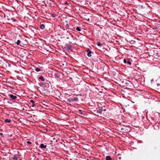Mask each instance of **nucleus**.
Here are the masks:
<instances>
[{
  "label": "nucleus",
  "instance_id": "nucleus-1",
  "mask_svg": "<svg viewBox=\"0 0 160 160\" xmlns=\"http://www.w3.org/2000/svg\"><path fill=\"white\" fill-rule=\"evenodd\" d=\"M13 160H20V157L19 155H14V156L12 158Z\"/></svg>",
  "mask_w": 160,
  "mask_h": 160
},
{
  "label": "nucleus",
  "instance_id": "nucleus-2",
  "mask_svg": "<svg viewBox=\"0 0 160 160\" xmlns=\"http://www.w3.org/2000/svg\"><path fill=\"white\" fill-rule=\"evenodd\" d=\"M78 99L77 97H74L72 98H70L68 100L69 102H70L73 101H78Z\"/></svg>",
  "mask_w": 160,
  "mask_h": 160
},
{
  "label": "nucleus",
  "instance_id": "nucleus-3",
  "mask_svg": "<svg viewBox=\"0 0 160 160\" xmlns=\"http://www.w3.org/2000/svg\"><path fill=\"white\" fill-rule=\"evenodd\" d=\"M86 52L88 53L87 56L88 57H91L92 56V52L91 51L90 49L88 48L87 49Z\"/></svg>",
  "mask_w": 160,
  "mask_h": 160
},
{
  "label": "nucleus",
  "instance_id": "nucleus-4",
  "mask_svg": "<svg viewBox=\"0 0 160 160\" xmlns=\"http://www.w3.org/2000/svg\"><path fill=\"white\" fill-rule=\"evenodd\" d=\"M8 96L13 100H15L17 98V97L16 96H14L12 94H9L8 95Z\"/></svg>",
  "mask_w": 160,
  "mask_h": 160
},
{
  "label": "nucleus",
  "instance_id": "nucleus-5",
  "mask_svg": "<svg viewBox=\"0 0 160 160\" xmlns=\"http://www.w3.org/2000/svg\"><path fill=\"white\" fill-rule=\"evenodd\" d=\"M123 62L125 63H127L129 64V65H131V63L130 61H129V60H128L127 61V60L126 59H124L123 60Z\"/></svg>",
  "mask_w": 160,
  "mask_h": 160
},
{
  "label": "nucleus",
  "instance_id": "nucleus-6",
  "mask_svg": "<svg viewBox=\"0 0 160 160\" xmlns=\"http://www.w3.org/2000/svg\"><path fill=\"white\" fill-rule=\"evenodd\" d=\"M72 47V46L71 45H68L67 47V49L69 51L71 50Z\"/></svg>",
  "mask_w": 160,
  "mask_h": 160
},
{
  "label": "nucleus",
  "instance_id": "nucleus-7",
  "mask_svg": "<svg viewBox=\"0 0 160 160\" xmlns=\"http://www.w3.org/2000/svg\"><path fill=\"white\" fill-rule=\"evenodd\" d=\"M47 147V146L44 145L43 144H41L40 145V148H45V149Z\"/></svg>",
  "mask_w": 160,
  "mask_h": 160
},
{
  "label": "nucleus",
  "instance_id": "nucleus-8",
  "mask_svg": "<svg viewBox=\"0 0 160 160\" xmlns=\"http://www.w3.org/2000/svg\"><path fill=\"white\" fill-rule=\"evenodd\" d=\"M106 160H112V159L111 158V157L108 156L106 157Z\"/></svg>",
  "mask_w": 160,
  "mask_h": 160
},
{
  "label": "nucleus",
  "instance_id": "nucleus-9",
  "mask_svg": "<svg viewBox=\"0 0 160 160\" xmlns=\"http://www.w3.org/2000/svg\"><path fill=\"white\" fill-rule=\"evenodd\" d=\"M4 121L6 123H10L11 120L9 119H6Z\"/></svg>",
  "mask_w": 160,
  "mask_h": 160
},
{
  "label": "nucleus",
  "instance_id": "nucleus-10",
  "mask_svg": "<svg viewBox=\"0 0 160 160\" xmlns=\"http://www.w3.org/2000/svg\"><path fill=\"white\" fill-rule=\"evenodd\" d=\"M102 111H103V110L102 108H100L98 110V113L101 114L102 113Z\"/></svg>",
  "mask_w": 160,
  "mask_h": 160
},
{
  "label": "nucleus",
  "instance_id": "nucleus-11",
  "mask_svg": "<svg viewBox=\"0 0 160 160\" xmlns=\"http://www.w3.org/2000/svg\"><path fill=\"white\" fill-rule=\"evenodd\" d=\"M39 79L42 81H44L45 80V79L42 76L39 77Z\"/></svg>",
  "mask_w": 160,
  "mask_h": 160
},
{
  "label": "nucleus",
  "instance_id": "nucleus-12",
  "mask_svg": "<svg viewBox=\"0 0 160 160\" xmlns=\"http://www.w3.org/2000/svg\"><path fill=\"white\" fill-rule=\"evenodd\" d=\"M40 27L42 29H43L45 28V26L43 24H42L41 25Z\"/></svg>",
  "mask_w": 160,
  "mask_h": 160
},
{
  "label": "nucleus",
  "instance_id": "nucleus-13",
  "mask_svg": "<svg viewBox=\"0 0 160 160\" xmlns=\"http://www.w3.org/2000/svg\"><path fill=\"white\" fill-rule=\"evenodd\" d=\"M35 71L37 72H39L41 71L40 69L39 68H35Z\"/></svg>",
  "mask_w": 160,
  "mask_h": 160
},
{
  "label": "nucleus",
  "instance_id": "nucleus-14",
  "mask_svg": "<svg viewBox=\"0 0 160 160\" xmlns=\"http://www.w3.org/2000/svg\"><path fill=\"white\" fill-rule=\"evenodd\" d=\"M55 77L58 78L59 77V75L58 73H56L55 74Z\"/></svg>",
  "mask_w": 160,
  "mask_h": 160
},
{
  "label": "nucleus",
  "instance_id": "nucleus-15",
  "mask_svg": "<svg viewBox=\"0 0 160 160\" xmlns=\"http://www.w3.org/2000/svg\"><path fill=\"white\" fill-rule=\"evenodd\" d=\"M76 30L78 31H80L81 30L80 28L79 27H77L76 28Z\"/></svg>",
  "mask_w": 160,
  "mask_h": 160
},
{
  "label": "nucleus",
  "instance_id": "nucleus-16",
  "mask_svg": "<svg viewBox=\"0 0 160 160\" xmlns=\"http://www.w3.org/2000/svg\"><path fill=\"white\" fill-rule=\"evenodd\" d=\"M20 42H20V40H18L16 42V44H17V45H19Z\"/></svg>",
  "mask_w": 160,
  "mask_h": 160
},
{
  "label": "nucleus",
  "instance_id": "nucleus-17",
  "mask_svg": "<svg viewBox=\"0 0 160 160\" xmlns=\"http://www.w3.org/2000/svg\"><path fill=\"white\" fill-rule=\"evenodd\" d=\"M78 113H79V114H82V112L81 110H78Z\"/></svg>",
  "mask_w": 160,
  "mask_h": 160
},
{
  "label": "nucleus",
  "instance_id": "nucleus-18",
  "mask_svg": "<svg viewBox=\"0 0 160 160\" xmlns=\"http://www.w3.org/2000/svg\"><path fill=\"white\" fill-rule=\"evenodd\" d=\"M97 45L98 46H101L102 45V44H101L100 42H98Z\"/></svg>",
  "mask_w": 160,
  "mask_h": 160
},
{
  "label": "nucleus",
  "instance_id": "nucleus-19",
  "mask_svg": "<svg viewBox=\"0 0 160 160\" xmlns=\"http://www.w3.org/2000/svg\"><path fill=\"white\" fill-rule=\"evenodd\" d=\"M30 101L32 103V104H35V103H34L35 102H34V101L33 100H30Z\"/></svg>",
  "mask_w": 160,
  "mask_h": 160
},
{
  "label": "nucleus",
  "instance_id": "nucleus-20",
  "mask_svg": "<svg viewBox=\"0 0 160 160\" xmlns=\"http://www.w3.org/2000/svg\"><path fill=\"white\" fill-rule=\"evenodd\" d=\"M157 86L158 87V89H160V84H158Z\"/></svg>",
  "mask_w": 160,
  "mask_h": 160
},
{
  "label": "nucleus",
  "instance_id": "nucleus-21",
  "mask_svg": "<svg viewBox=\"0 0 160 160\" xmlns=\"http://www.w3.org/2000/svg\"><path fill=\"white\" fill-rule=\"evenodd\" d=\"M27 144H31V142H30V141H28L27 142Z\"/></svg>",
  "mask_w": 160,
  "mask_h": 160
},
{
  "label": "nucleus",
  "instance_id": "nucleus-22",
  "mask_svg": "<svg viewBox=\"0 0 160 160\" xmlns=\"http://www.w3.org/2000/svg\"><path fill=\"white\" fill-rule=\"evenodd\" d=\"M39 85L40 86H41L42 85H43V83H42V82H40L39 83Z\"/></svg>",
  "mask_w": 160,
  "mask_h": 160
},
{
  "label": "nucleus",
  "instance_id": "nucleus-23",
  "mask_svg": "<svg viewBox=\"0 0 160 160\" xmlns=\"http://www.w3.org/2000/svg\"><path fill=\"white\" fill-rule=\"evenodd\" d=\"M0 135L2 137H3V133H0Z\"/></svg>",
  "mask_w": 160,
  "mask_h": 160
},
{
  "label": "nucleus",
  "instance_id": "nucleus-24",
  "mask_svg": "<svg viewBox=\"0 0 160 160\" xmlns=\"http://www.w3.org/2000/svg\"><path fill=\"white\" fill-rule=\"evenodd\" d=\"M86 19L88 21H89L90 20V19L89 18H88V19Z\"/></svg>",
  "mask_w": 160,
  "mask_h": 160
},
{
  "label": "nucleus",
  "instance_id": "nucleus-25",
  "mask_svg": "<svg viewBox=\"0 0 160 160\" xmlns=\"http://www.w3.org/2000/svg\"><path fill=\"white\" fill-rule=\"evenodd\" d=\"M34 104H32V107H33L34 106Z\"/></svg>",
  "mask_w": 160,
  "mask_h": 160
},
{
  "label": "nucleus",
  "instance_id": "nucleus-26",
  "mask_svg": "<svg viewBox=\"0 0 160 160\" xmlns=\"http://www.w3.org/2000/svg\"><path fill=\"white\" fill-rule=\"evenodd\" d=\"M67 27H69V25H68V24H67Z\"/></svg>",
  "mask_w": 160,
  "mask_h": 160
},
{
  "label": "nucleus",
  "instance_id": "nucleus-27",
  "mask_svg": "<svg viewBox=\"0 0 160 160\" xmlns=\"http://www.w3.org/2000/svg\"><path fill=\"white\" fill-rule=\"evenodd\" d=\"M8 103H10V102H8Z\"/></svg>",
  "mask_w": 160,
  "mask_h": 160
},
{
  "label": "nucleus",
  "instance_id": "nucleus-28",
  "mask_svg": "<svg viewBox=\"0 0 160 160\" xmlns=\"http://www.w3.org/2000/svg\"><path fill=\"white\" fill-rule=\"evenodd\" d=\"M129 82H130V83H131V84H132V83L130 82L129 81Z\"/></svg>",
  "mask_w": 160,
  "mask_h": 160
},
{
  "label": "nucleus",
  "instance_id": "nucleus-29",
  "mask_svg": "<svg viewBox=\"0 0 160 160\" xmlns=\"http://www.w3.org/2000/svg\"><path fill=\"white\" fill-rule=\"evenodd\" d=\"M103 111H106V110L105 109H103Z\"/></svg>",
  "mask_w": 160,
  "mask_h": 160
},
{
  "label": "nucleus",
  "instance_id": "nucleus-30",
  "mask_svg": "<svg viewBox=\"0 0 160 160\" xmlns=\"http://www.w3.org/2000/svg\"><path fill=\"white\" fill-rule=\"evenodd\" d=\"M13 21H15V20L14 19V20H13Z\"/></svg>",
  "mask_w": 160,
  "mask_h": 160
},
{
  "label": "nucleus",
  "instance_id": "nucleus-31",
  "mask_svg": "<svg viewBox=\"0 0 160 160\" xmlns=\"http://www.w3.org/2000/svg\"><path fill=\"white\" fill-rule=\"evenodd\" d=\"M53 17H55V15H53Z\"/></svg>",
  "mask_w": 160,
  "mask_h": 160
},
{
  "label": "nucleus",
  "instance_id": "nucleus-32",
  "mask_svg": "<svg viewBox=\"0 0 160 160\" xmlns=\"http://www.w3.org/2000/svg\"><path fill=\"white\" fill-rule=\"evenodd\" d=\"M67 3H68V2H67V3H65V4H67Z\"/></svg>",
  "mask_w": 160,
  "mask_h": 160
},
{
  "label": "nucleus",
  "instance_id": "nucleus-33",
  "mask_svg": "<svg viewBox=\"0 0 160 160\" xmlns=\"http://www.w3.org/2000/svg\"><path fill=\"white\" fill-rule=\"evenodd\" d=\"M67 3H68V2H67V3H65V4H67Z\"/></svg>",
  "mask_w": 160,
  "mask_h": 160
},
{
  "label": "nucleus",
  "instance_id": "nucleus-34",
  "mask_svg": "<svg viewBox=\"0 0 160 160\" xmlns=\"http://www.w3.org/2000/svg\"><path fill=\"white\" fill-rule=\"evenodd\" d=\"M67 3H68V2H67V3H65V4H67Z\"/></svg>",
  "mask_w": 160,
  "mask_h": 160
},
{
  "label": "nucleus",
  "instance_id": "nucleus-35",
  "mask_svg": "<svg viewBox=\"0 0 160 160\" xmlns=\"http://www.w3.org/2000/svg\"><path fill=\"white\" fill-rule=\"evenodd\" d=\"M67 39H68V38L67 37Z\"/></svg>",
  "mask_w": 160,
  "mask_h": 160
},
{
  "label": "nucleus",
  "instance_id": "nucleus-36",
  "mask_svg": "<svg viewBox=\"0 0 160 160\" xmlns=\"http://www.w3.org/2000/svg\"><path fill=\"white\" fill-rule=\"evenodd\" d=\"M87 160H89V159H87Z\"/></svg>",
  "mask_w": 160,
  "mask_h": 160
}]
</instances>
